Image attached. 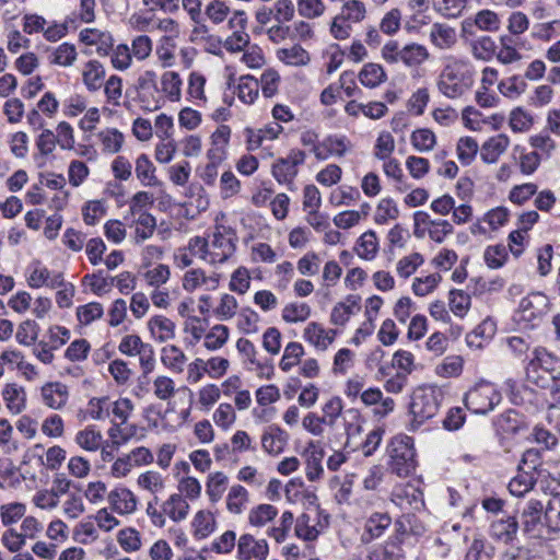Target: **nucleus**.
Here are the masks:
<instances>
[{"mask_svg":"<svg viewBox=\"0 0 560 560\" xmlns=\"http://www.w3.org/2000/svg\"><path fill=\"white\" fill-rule=\"evenodd\" d=\"M474 67L463 58L448 56L438 78V89L447 98H460L474 85Z\"/></svg>","mask_w":560,"mask_h":560,"instance_id":"f257e3e1","label":"nucleus"},{"mask_svg":"<svg viewBox=\"0 0 560 560\" xmlns=\"http://www.w3.org/2000/svg\"><path fill=\"white\" fill-rule=\"evenodd\" d=\"M526 378L529 383L550 390L557 396L560 383V358L549 352L546 348L537 347L533 351L526 369Z\"/></svg>","mask_w":560,"mask_h":560,"instance_id":"f03ea898","label":"nucleus"},{"mask_svg":"<svg viewBox=\"0 0 560 560\" xmlns=\"http://www.w3.org/2000/svg\"><path fill=\"white\" fill-rule=\"evenodd\" d=\"M550 301L541 292H532L522 298L513 314V322L520 330L539 328L550 313Z\"/></svg>","mask_w":560,"mask_h":560,"instance_id":"7ed1b4c3","label":"nucleus"},{"mask_svg":"<svg viewBox=\"0 0 560 560\" xmlns=\"http://www.w3.org/2000/svg\"><path fill=\"white\" fill-rule=\"evenodd\" d=\"M389 470L398 477H408L415 472L416 451L413 440L407 435H397L393 438L388 448Z\"/></svg>","mask_w":560,"mask_h":560,"instance_id":"20e7f679","label":"nucleus"},{"mask_svg":"<svg viewBox=\"0 0 560 560\" xmlns=\"http://www.w3.org/2000/svg\"><path fill=\"white\" fill-rule=\"evenodd\" d=\"M443 393L438 387H419L411 397L410 412L418 424L432 419L440 410Z\"/></svg>","mask_w":560,"mask_h":560,"instance_id":"39448f33","label":"nucleus"},{"mask_svg":"<svg viewBox=\"0 0 560 560\" xmlns=\"http://www.w3.org/2000/svg\"><path fill=\"white\" fill-rule=\"evenodd\" d=\"M501 399V393L492 383L481 381L466 393L464 401L468 410L486 415L492 411Z\"/></svg>","mask_w":560,"mask_h":560,"instance_id":"423d86ee","label":"nucleus"},{"mask_svg":"<svg viewBox=\"0 0 560 560\" xmlns=\"http://www.w3.org/2000/svg\"><path fill=\"white\" fill-rule=\"evenodd\" d=\"M236 240L231 229L217 225L209 238L207 262L213 266L226 262L235 253Z\"/></svg>","mask_w":560,"mask_h":560,"instance_id":"0eeeda50","label":"nucleus"},{"mask_svg":"<svg viewBox=\"0 0 560 560\" xmlns=\"http://www.w3.org/2000/svg\"><path fill=\"white\" fill-rule=\"evenodd\" d=\"M306 159L304 151L292 149L284 158L277 159L271 166L273 178L281 185H287L292 189L294 179L299 173V166L303 165Z\"/></svg>","mask_w":560,"mask_h":560,"instance_id":"6e6552de","label":"nucleus"},{"mask_svg":"<svg viewBox=\"0 0 560 560\" xmlns=\"http://www.w3.org/2000/svg\"><path fill=\"white\" fill-rule=\"evenodd\" d=\"M545 506L540 500L529 499L521 509V528L532 538L544 536Z\"/></svg>","mask_w":560,"mask_h":560,"instance_id":"1a4fd4ad","label":"nucleus"},{"mask_svg":"<svg viewBox=\"0 0 560 560\" xmlns=\"http://www.w3.org/2000/svg\"><path fill=\"white\" fill-rule=\"evenodd\" d=\"M353 148L352 142L346 135H328L318 142L311 152L318 161H326L329 158H343L347 153L351 152Z\"/></svg>","mask_w":560,"mask_h":560,"instance_id":"9d476101","label":"nucleus"},{"mask_svg":"<svg viewBox=\"0 0 560 560\" xmlns=\"http://www.w3.org/2000/svg\"><path fill=\"white\" fill-rule=\"evenodd\" d=\"M390 500L405 512L421 511L424 506L422 491L411 483L396 485L392 491Z\"/></svg>","mask_w":560,"mask_h":560,"instance_id":"9b49d317","label":"nucleus"},{"mask_svg":"<svg viewBox=\"0 0 560 560\" xmlns=\"http://www.w3.org/2000/svg\"><path fill=\"white\" fill-rule=\"evenodd\" d=\"M328 526L327 516L322 521L320 513L315 510L311 513L301 514L295 523V535L306 541L317 539L319 534Z\"/></svg>","mask_w":560,"mask_h":560,"instance_id":"f8f14e48","label":"nucleus"},{"mask_svg":"<svg viewBox=\"0 0 560 560\" xmlns=\"http://www.w3.org/2000/svg\"><path fill=\"white\" fill-rule=\"evenodd\" d=\"M27 284L34 289L60 288L63 284V276L61 272H50L40 261L35 260L27 268Z\"/></svg>","mask_w":560,"mask_h":560,"instance_id":"ddd939ff","label":"nucleus"},{"mask_svg":"<svg viewBox=\"0 0 560 560\" xmlns=\"http://www.w3.org/2000/svg\"><path fill=\"white\" fill-rule=\"evenodd\" d=\"M107 502L110 510L119 515L132 514L138 506L136 494L124 486H118L110 490L107 493Z\"/></svg>","mask_w":560,"mask_h":560,"instance_id":"4468645a","label":"nucleus"},{"mask_svg":"<svg viewBox=\"0 0 560 560\" xmlns=\"http://www.w3.org/2000/svg\"><path fill=\"white\" fill-rule=\"evenodd\" d=\"M268 544L265 539L256 540L254 536L244 534L237 541V558L240 560H266Z\"/></svg>","mask_w":560,"mask_h":560,"instance_id":"2eb2a0df","label":"nucleus"},{"mask_svg":"<svg viewBox=\"0 0 560 560\" xmlns=\"http://www.w3.org/2000/svg\"><path fill=\"white\" fill-rule=\"evenodd\" d=\"M520 529L518 521L512 515H501L490 524V536L495 541L509 544L516 538Z\"/></svg>","mask_w":560,"mask_h":560,"instance_id":"dca6fc26","label":"nucleus"},{"mask_svg":"<svg viewBox=\"0 0 560 560\" xmlns=\"http://www.w3.org/2000/svg\"><path fill=\"white\" fill-rule=\"evenodd\" d=\"M221 275L212 272L207 276L201 268L187 270L183 277V288L187 292H194L201 287L207 290H215L219 287Z\"/></svg>","mask_w":560,"mask_h":560,"instance_id":"f3484780","label":"nucleus"},{"mask_svg":"<svg viewBox=\"0 0 560 560\" xmlns=\"http://www.w3.org/2000/svg\"><path fill=\"white\" fill-rule=\"evenodd\" d=\"M79 39L88 46H96L98 56H107L114 46L113 35L98 28H84L79 34Z\"/></svg>","mask_w":560,"mask_h":560,"instance_id":"a211bd4d","label":"nucleus"},{"mask_svg":"<svg viewBox=\"0 0 560 560\" xmlns=\"http://www.w3.org/2000/svg\"><path fill=\"white\" fill-rule=\"evenodd\" d=\"M42 400L50 409L63 408L69 399L68 386L60 382H49L42 386Z\"/></svg>","mask_w":560,"mask_h":560,"instance_id":"6ab92c4d","label":"nucleus"},{"mask_svg":"<svg viewBox=\"0 0 560 560\" xmlns=\"http://www.w3.org/2000/svg\"><path fill=\"white\" fill-rule=\"evenodd\" d=\"M337 330L326 329L323 325L311 322L303 331V338L316 349L325 351L335 340Z\"/></svg>","mask_w":560,"mask_h":560,"instance_id":"aec40b11","label":"nucleus"},{"mask_svg":"<svg viewBox=\"0 0 560 560\" xmlns=\"http://www.w3.org/2000/svg\"><path fill=\"white\" fill-rule=\"evenodd\" d=\"M521 40L512 35H502L499 39L495 57L502 65H512L520 62L523 56L520 51Z\"/></svg>","mask_w":560,"mask_h":560,"instance_id":"412c9836","label":"nucleus"},{"mask_svg":"<svg viewBox=\"0 0 560 560\" xmlns=\"http://www.w3.org/2000/svg\"><path fill=\"white\" fill-rule=\"evenodd\" d=\"M361 401L365 406H376L374 415L377 417H386L395 408V401L390 397H383V393L377 387H371L361 393Z\"/></svg>","mask_w":560,"mask_h":560,"instance_id":"4be33fe9","label":"nucleus"},{"mask_svg":"<svg viewBox=\"0 0 560 560\" xmlns=\"http://www.w3.org/2000/svg\"><path fill=\"white\" fill-rule=\"evenodd\" d=\"M81 75L85 89L97 92L104 84L106 69L98 60H89L83 65Z\"/></svg>","mask_w":560,"mask_h":560,"instance_id":"5701e85b","label":"nucleus"},{"mask_svg":"<svg viewBox=\"0 0 560 560\" xmlns=\"http://www.w3.org/2000/svg\"><path fill=\"white\" fill-rule=\"evenodd\" d=\"M289 434L278 425H269L261 435V447L270 455H279L288 444Z\"/></svg>","mask_w":560,"mask_h":560,"instance_id":"b1692460","label":"nucleus"},{"mask_svg":"<svg viewBox=\"0 0 560 560\" xmlns=\"http://www.w3.org/2000/svg\"><path fill=\"white\" fill-rule=\"evenodd\" d=\"M429 38L431 44L441 50L452 49L457 44L456 30L444 23H433Z\"/></svg>","mask_w":560,"mask_h":560,"instance_id":"393cba45","label":"nucleus"},{"mask_svg":"<svg viewBox=\"0 0 560 560\" xmlns=\"http://www.w3.org/2000/svg\"><path fill=\"white\" fill-rule=\"evenodd\" d=\"M131 218L130 226L133 228L132 241L135 244L140 245L153 236L156 230V219L151 213H140V215Z\"/></svg>","mask_w":560,"mask_h":560,"instance_id":"a878e982","label":"nucleus"},{"mask_svg":"<svg viewBox=\"0 0 560 560\" xmlns=\"http://www.w3.org/2000/svg\"><path fill=\"white\" fill-rule=\"evenodd\" d=\"M392 524V518L387 513H373L365 522L364 532L361 540L370 544L380 538Z\"/></svg>","mask_w":560,"mask_h":560,"instance_id":"bb28decb","label":"nucleus"},{"mask_svg":"<svg viewBox=\"0 0 560 560\" xmlns=\"http://www.w3.org/2000/svg\"><path fill=\"white\" fill-rule=\"evenodd\" d=\"M510 145L506 135L500 133L489 138L480 149V156L485 163H495Z\"/></svg>","mask_w":560,"mask_h":560,"instance_id":"cd10ccee","label":"nucleus"},{"mask_svg":"<svg viewBox=\"0 0 560 560\" xmlns=\"http://www.w3.org/2000/svg\"><path fill=\"white\" fill-rule=\"evenodd\" d=\"M162 509L171 521L179 523L187 518L190 506L182 494L173 493L162 502Z\"/></svg>","mask_w":560,"mask_h":560,"instance_id":"c85d7f7f","label":"nucleus"},{"mask_svg":"<svg viewBox=\"0 0 560 560\" xmlns=\"http://www.w3.org/2000/svg\"><path fill=\"white\" fill-rule=\"evenodd\" d=\"M303 456L305 457V474L310 481H316L320 479L324 474L322 465L324 458V452L317 448L313 442L305 448Z\"/></svg>","mask_w":560,"mask_h":560,"instance_id":"c756f323","label":"nucleus"},{"mask_svg":"<svg viewBox=\"0 0 560 560\" xmlns=\"http://www.w3.org/2000/svg\"><path fill=\"white\" fill-rule=\"evenodd\" d=\"M148 327L152 337L159 342H165L175 337V323L163 315L151 317Z\"/></svg>","mask_w":560,"mask_h":560,"instance_id":"7c9ffc66","label":"nucleus"},{"mask_svg":"<svg viewBox=\"0 0 560 560\" xmlns=\"http://www.w3.org/2000/svg\"><path fill=\"white\" fill-rule=\"evenodd\" d=\"M217 527L215 516L208 510L198 511L191 522L194 537L205 539L209 537Z\"/></svg>","mask_w":560,"mask_h":560,"instance_id":"2f4dec72","label":"nucleus"},{"mask_svg":"<svg viewBox=\"0 0 560 560\" xmlns=\"http://www.w3.org/2000/svg\"><path fill=\"white\" fill-rule=\"evenodd\" d=\"M161 362L173 373H182L187 362L184 351L175 345H166L161 349Z\"/></svg>","mask_w":560,"mask_h":560,"instance_id":"473e14b6","label":"nucleus"},{"mask_svg":"<svg viewBox=\"0 0 560 560\" xmlns=\"http://www.w3.org/2000/svg\"><path fill=\"white\" fill-rule=\"evenodd\" d=\"M355 254L364 260H373L380 249L378 240L376 233L372 230L364 232L355 242L354 245Z\"/></svg>","mask_w":560,"mask_h":560,"instance_id":"72a5a7b5","label":"nucleus"},{"mask_svg":"<svg viewBox=\"0 0 560 560\" xmlns=\"http://www.w3.org/2000/svg\"><path fill=\"white\" fill-rule=\"evenodd\" d=\"M400 62L408 68H417L430 58V52L424 45L409 43L402 46Z\"/></svg>","mask_w":560,"mask_h":560,"instance_id":"f704fd0d","label":"nucleus"},{"mask_svg":"<svg viewBox=\"0 0 560 560\" xmlns=\"http://www.w3.org/2000/svg\"><path fill=\"white\" fill-rule=\"evenodd\" d=\"M358 79L365 88L374 89L387 80V74L382 65L369 62L362 67Z\"/></svg>","mask_w":560,"mask_h":560,"instance_id":"c9c22d12","label":"nucleus"},{"mask_svg":"<svg viewBox=\"0 0 560 560\" xmlns=\"http://www.w3.org/2000/svg\"><path fill=\"white\" fill-rule=\"evenodd\" d=\"M77 58L78 51L75 45L68 42L55 47L48 56L50 65L65 68L73 66Z\"/></svg>","mask_w":560,"mask_h":560,"instance_id":"e433bc0d","label":"nucleus"},{"mask_svg":"<svg viewBox=\"0 0 560 560\" xmlns=\"http://www.w3.org/2000/svg\"><path fill=\"white\" fill-rule=\"evenodd\" d=\"M536 480L534 472L524 469V466H518L517 475L509 482V491L514 497H523L533 489Z\"/></svg>","mask_w":560,"mask_h":560,"instance_id":"4c0bfd02","label":"nucleus"},{"mask_svg":"<svg viewBox=\"0 0 560 560\" xmlns=\"http://www.w3.org/2000/svg\"><path fill=\"white\" fill-rule=\"evenodd\" d=\"M229 485V477L223 471H214L208 475L206 482V493L211 503L219 502Z\"/></svg>","mask_w":560,"mask_h":560,"instance_id":"58836bf2","label":"nucleus"},{"mask_svg":"<svg viewBox=\"0 0 560 560\" xmlns=\"http://www.w3.org/2000/svg\"><path fill=\"white\" fill-rule=\"evenodd\" d=\"M276 55L281 62L288 66L303 67L311 61L310 54L300 45L280 48Z\"/></svg>","mask_w":560,"mask_h":560,"instance_id":"ea45409f","label":"nucleus"},{"mask_svg":"<svg viewBox=\"0 0 560 560\" xmlns=\"http://www.w3.org/2000/svg\"><path fill=\"white\" fill-rule=\"evenodd\" d=\"M155 166L147 154H140L136 160V175L143 186H159L160 180L155 176Z\"/></svg>","mask_w":560,"mask_h":560,"instance_id":"a19ab883","label":"nucleus"},{"mask_svg":"<svg viewBox=\"0 0 560 560\" xmlns=\"http://www.w3.org/2000/svg\"><path fill=\"white\" fill-rule=\"evenodd\" d=\"M3 399L7 408L13 413L18 415L25 408L26 394L23 387L16 384H8L3 389Z\"/></svg>","mask_w":560,"mask_h":560,"instance_id":"79ce46f5","label":"nucleus"},{"mask_svg":"<svg viewBox=\"0 0 560 560\" xmlns=\"http://www.w3.org/2000/svg\"><path fill=\"white\" fill-rule=\"evenodd\" d=\"M226 509L232 514H242L249 501V493L241 485H234L230 488L226 495Z\"/></svg>","mask_w":560,"mask_h":560,"instance_id":"37998d69","label":"nucleus"},{"mask_svg":"<svg viewBox=\"0 0 560 560\" xmlns=\"http://www.w3.org/2000/svg\"><path fill=\"white\" fill-rule=\"evenodd\" d=\"M136 431L137 427L133 424L128 425L122 422H113L112 427L107 431L112 447L119 448L128 443L136 434Z\"/></svg>","mask_w":560,"mask_h":560,"instance_id":"c03bdc74","label":"nucleus"},{"mask_svg":"<svg viewBox=\"0 0 560 560\" xmlns=\"http://www.w3.org/2000/svg\"><path fill=\"white\" fill-rule=\"evenodd\" d=\"M74 441L82 450L96 452L102 446L103 435L100 431L89 425L77 432Z\"/></svg>","mask_w":560,"mask_h":560,"instance_id":"a18cd8bd","label":"nucleus"},{"mask_svg":"<svg viewBox=\"0 0 560 560\" xmlns=\"http://www.w3.org/2000/svg\"><path fill=\"white\" fill-rule=\"evenodd\" d=\"M102 150L105 153L115 154L120 151L124 144V135L116 128H106L97 135Z\"/></svg>","mask_w":560,"mask_h":560,"instance_id":"49530a36","label":"nucleus"},{"mask_svg":"<svg viewBox=\"0 0 560 560\" xmlns=\"http://www.w3.org/2000/svg\"><path fill=\"white\" fill-rule=\"evenodd\" d=\"M182 79L175 71H165L161 78L162 91L171 102H178L182 96Z\"/></svg>","mask_w":560,"mask_h":560,"instance_id":"de8ad7c7","label":"nucleus"},{"mask_svg":"<svg viewBox=\"0 0 560 560\" xmlns=\"http://www.w3.org/2000/svg\"><path fill=\"white\" fill-rule=\"evenodd\" d=\"M137 485L139 488L156 495L164 490L165 478L159 471L147 470L139 475Z\"/></svg>","mask_w":560,"mask_h":560,"instance_id":"09e8293b","label":"nucleus"},{"mask_svg":"<svg viewBox=\"0 0 560 560\" xmlns=\"http://www.w3.org/2000/svg\"><path fill=\"white\" fill-rule=\"evenodd\" d=\"M278 514L277 508L271 504H259L248 513V523L255 527H262Z\"/></svg>","mask_w":560,"mask_h":560,"instance_id":"8fccbe9b","label":"nucleus"},{"mask_svg":"<svg viewBox=\"0 0 560 560\" xmlns=\"http://www.w3.org/2000/svg\"><path fill=\"white\" fill-rule=\"evenodd\" d=\"M230 336V330L225 325H214L206 335L203 346L210 351L222 348Z\"/></svg>","mask_w":560,"mask_h":560,"instance_id":"3c124183","label":"nucleus"},{"mask_svg":"<svg viewBox=\"0 0 560 560\" xmlns=\"http://www.w3.org/2000/svg\"><path fill=\"white\" fill-rule=\"evenodd\" d=\"M464 360L460 355H448L435 366V374L445 377H457L462 374Z\"/></svg>","mask_w":560,"mask_h":560,"instance_id":"603ef678","label":"nucleus"},{"mask_svg":"<svg viewBox=\"0 0 560 560\" xmlns=\"http://www.w3.org/2000/svg\"><path fill=\"white\" fill-rule=\"evenodd\" d=\"M527 89V84L523 78L520 75H512L510 78H506L505 80H502L498 84L499 92L509 98H517L521 96Z\"/></svg>","mask_w":560,"mask_h":560,"instance_id":"864d4df0","label":"nucleus"},{"mask_svg":"<svg viewBox=\"0 0 560 560\" xmlns=\"http://www.w3.org/2000/svg\"><path fill=\"white\" fill-rule=\"evenodd\" d=\"M281 316L287 323L305 322L311 316V307L306 303L292 302L283 307Z\"/></svg>","mask_w":560,"mask_h":560,"instance_id":"5fc2aeb1","label":"nucleus"},{"mask_svg":"<svg viewBox=\"0 0 560 560\" xmlns=\"http://www.w3.org/2000/svg\"><path fill=\"white\" fill-rule=\"evenodd\" d=\"M399 215L397 203L392 198H383L380 200L375 213L374 221L377 224H386L390 220H396Z\"/></svg>","mask_w":560,"mask_h":560,"instance_id":"6e6d98bb","label":"nucleus"},{"mask_svg":"<svg viewBox=\"0 0 560 560\" xmlns=\"http://www.w3.org/2000/svg\"><path fill=\"white\" fill-rule=\"evenodd\" d=\"M259 82L257 79L246 75L240 79L237 96L245 104H253L258 96Z\"/></svg>","mask_w":560,"mask_h":560,"instance_id":"4d7b16f0","label":"nucleus"},{"mask_svg":"<svg viewBox=\"0 0 560 560\" xmlns=\"http://www.w3.org/2000/svg\"><path fill=\"white\" fill-rule=\"evenodd\" d=\"M304 354V348L299 342H289L283 351V355L279 363L282 371L289 372L293 366L299 364L302 355Z\"/></svg>","mask_w":560,"mask_h":560,"instance_id":"13d9d810","label":"nucleus"},{"mask_svg":"<svg viewBox=\"0 0 560 560\" xmlns=\"http://www.w3.org/2000/svg\"><path fill=\"white\" fill-rule=\"evenodd\" d=\"M117 541L127 552H135L141 548V535L132 527L120 529L117 534Z\"/></svg>","mask_w":560,"mask_h":560,"instance_id":"bf43d9fd","label":"nucleus"},{"mask_svg":"<svg viewBox=\"0 0 560 560\" xmlns=\"http://www.w3.org/2000/svg\"><path fill=\"white\" fill-rule=\"evenodd\" d=\"M479 150L478 142L471 137H463L457 142V158L462 164L469 165Z\"/></svg>","mask_w":560,"mask_h":560,"instance_id":"052dcab7","label":"nucleus"},{"mask_svg":"<svg viewBox=\"0 0 560 560\" xmlns=\"http://www.w3.org/2000/svg\"><path fill=\"white\" fill-rule=\"evenodd\" d=\"M360 198V191L352 186H340L332 190L329 196V201L336 207L350 206L352 202Z\"/></svg>","mask_w":560,"mask_h":560,"instance_id":"680f3d73","label":"nucleus"},{"mask_svg":"<svg viewBox=\"0 0 560 560\" xmlns=\"http://www.w3.org/2000/svg\"><path fill=\"white\" fill-rule=\"evenodd\" d=\"M508 256L506 247L501 244L488 246L483 253L485 262L491 269L501 268L505 264Z\"/></svg>","mask_w":560,"mask_h":560,"instance_id":"e2e57ef3","label":"nucleus"},{"mask_svg":"<svg viewBox=\"0 0 560 560\" xmlns=\"http://www.w3.org/2000/svg\"><path fill=\"white\" fill-rule=\"evenodd\" d=\"M38 334V324L35 320L26 319L19 325L15 338L20 345L31 346L36 341Z\"/></svg>","mask_w":560,"mask_h":560,"instance_id":"0e129e2a","label":"nucleus"},{"mask_svg":"<svg viewBox=\"0 0 560 560\" xmlns=\"http://www.w3.org/2000/svg\"><path fill=\"white\" fill-rule=\"evenodd\" d=\"M424 262L423 256L419 253H412L400 258L396 265V271L399 277L408 278Z\"/></svg>","mask_w":560,"mask_h":560,"instance_id":"69168bd1","label":"nucleus"},{"mask_svg":"<svg viewBox=\"0 0 560 560\" xmlns=\"http://www.w3.org/2000/svg\"><path fill=\"white\" fill-rule=\"evenodd\" d=\"M144 280L148 285L152 288H161L165 284L171 277V270L167 265L159 264L151 269H148L144 275Z\"/></svg>","mask_w":560,"mask_h":560,"instance_id":"338daca9","label":"nucleus"},{"mask_svg":"<svg viewBox=\"0 0 560 560\" xmlns=\"http://www.w3.org/2000/svg\"><path fill=\"white\" fill-rule=\"evenodd\" d=\"M560 532V503L545 506L544 535Z\"/></svg>","mask_w":560,"mask_h":560,"instance_id":"774afa93","label":"nucleus"}]
</instances>
